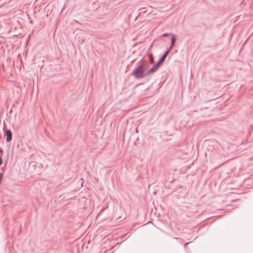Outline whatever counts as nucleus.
Wrapping results in <instances>:
<instances>
[{"mask_svg": "<svg viewBox=\"0 0 253 253\" xmlns=\"http://www.w3.org/2000/svg\"><path fill=\"white\" fill-rule=\"evenodd\" d=\"M143 58L137 62V66L131 72V75L136 80L143 79L145 77L146 70L149 66V63L146 61H143Z\"/></svg>", "mask_w": 253, "mask_h": 253, "instance_id": "1", "label": "nucleus"}, {"mask_svg": "<svg viewBox=\"0 0 253 253\" xmlns=\"http://www.w3.org/2000/svg\"><path fill=\"white\" fill-rule=\"evenodd\" d=\"M159 66L158 64H156L154 66H153L152 67H151L149 70L146 72L145 75H146V77L148 76H149L152 74H153L154 72H155L159 68Z\"/></svg>", "mask_w": 253, "mask_h": 253, "instance_id": "2", "label": "nucleus"}, {"mask_svg": "<svg viewBox=\"0 0 253 253\" xmlns=\"http://www.w3.org/2000/svg\"><path fill=\"white\" fill-rule=\"evenodd\" d=\"M169 50L170 49L167 50L162 55V56L160 58L158 62L157 63V64H158L159 66L164 62V61L166 59V57L167 56L169 52Z\"/></svg>", "mask_w": 253, "mask_h": 253, "instance_id": "3", "label": "nucleus"}, {"mask_svg": "<svg viewBox=\"0 0 253 253\" xmlns=\"http://www.w3.org/2000/svg\"><path fill=\"white\" fill-rule=\"evenodd\" d=\"M6 136V141L9 142L12 140V132L10 129H7L4 134Z\"/></svg>", "mask_w": 253, "mask_h": 253, "instance_id": "4", "label": "nucleus"}, {"mask_svg": "<svg viewBox=\"0 0 253 253\" xmlns=\"http://www.w3.org/2000/svg\"><path fill=\"white\" fill-rule=\"evenodd\" d=\"M176 41V38L175 37L174 35H172V37L171 38V44L170 46V49L171 48Z\"/></svg>", "mask_w": 253, "mask_h": 253, "instance_id": "5", "label": "nucleus"}, {"mask_svg": "<svg viewBox=\"0 0 253 253\" xmlns=\"http://www.w3.org/2000/svg\"><path fill=\"white\" fill-rule=\"evenodd\" d=\"M149 58H150V63L151 64H153L154 63V61L153 60V56L152 54H150L149 55Z\"/></svg>", "mask_w": 253, "mask_h": 253, "instance_id": "6", "label": "nucleus"}, {"mask_svg": "<svg viewBox=\"0 0 253 253\" xmlns=\"http://www.w3.org/2000/svg\"><path fill=\"white\" fill-rule=\"evenodd\" d=\"M171 34H169V33H164L162 35V37H167L170 35H171Z\"/></svg>", "mask_w": 253, "mask_h": 253, "instance_id": "7", "label": "nucleus"}, {"mask_svg": "<svg viewBox=\"0 0 253 253\" xmlns=\"http://www.w3.org/2000/svg\"><path fill=\"white\" fill-rule=\"evenodd\" d=\"M27 18V19H28V20L29 21L30 23L31 24L32 23V20H30V16H28V17H26Z\"/></svg>", "mask_w": 253, "mask_h": 253, "instance_id": "8", "label": "nucleus"}, {"mask_svg": "<svg viewBox=\"0 0 253 253\" xmlns=\"http://www.w3.org/2000/svg\"><path fill=\"white\" fill-rule=\"evenodd\" d=\"M30 11L29 10L27 12L26 15L27 16H30Z\"/></svg>", "mask_w": 253, "mask_h": 253, "instance_id": "9", "label": "nucleus"}, {"mask_svg": "<svg viewBox=\"0 0 253 253\" xmlns=\"http://www.w3.org/2000/svg\"><path fill=\"white\" fill-rule=\"evenodd\" d=\"M2 160L1 157H0V166L2 164Z\"/></svg>", "mask_w": 253, "mask_h": 253, "instance_id": "10", "label": "nucleus"}, {"mask_svg": "<svg viewBox=\"0 0 253 253\" xmlns=\"http://www.w3.org/2000/svg\"><path fill=\"white\" fill-rule=\"evenodd\" d=\"M121 216H119L118 217H117V219H121Z\"/></svg>", "mask_w": 253, "mask_h": 253, "instance_id": "11", "label": "nucleus"}, {"mask_svg": "<svg viewBox=\"0 0 253 253\" xmlns=\"http://www.w3.org/2000/svg\"><path fill=\"white\" fill-rule=\"evenodd\" d=\"M187 243H185V244H184V246H186L187 245Z\"/></svg>", "mask_w": 253, "mask_h": 253, "instance_id": "12", "label": "nucleus"}, {"mask_svg": "<svg viewBox=\"0 0 253 253\" xmlns=\"http://www.w3.org/2000/svg\"><path fill=\"white\" fill-rule=\"evenodd\" d=\"M137 16H136L135 18V20H136L137 19Z\"/></svg>", "mask_w": 253, "mask_h": 253, "instance_id": "13", "label": "nucleus"}]
</instances>
